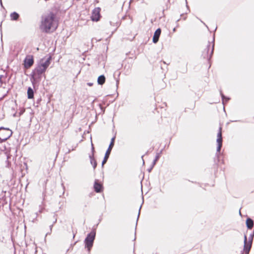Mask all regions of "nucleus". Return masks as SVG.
Here are the masks:
<instances>
[{"mask_svg":"<svg viewBox=\"0 0 254 254\" xmlns=\"http://www.w3.org/2000/svg\"><path fill=\"white\" fill-rule=\"evenodd\" d=\"M54 18L55 15L52 13H50L46 15L42 21L41 29L47 32L51 30L55 29L56 27L54 26Z\"/></svg>","mask_w":254,"mask_h":254,"instance_id":"f257e3e1","label":"nucleus"},{"mask_svg":"<svg viewBox=\"0 0 254 254\" xmlns=\"http://www.w3.org/2000/svg\"><path fill=\"white\" fill-rule=\"evenodd\" d=\"M222 127H219L218 132L217 133V138L216 140L217 142V149H216V153L215 154V157H217V163H218L219 160V157H220V152L221 150V149L222 146V142H223V139H222Z\"/></svg>","mask_w":254,"mask_h":254,"instance_id":"f03ea898","label":"nucleus"},{"mask_svg":"<svg viewBox=\"0 0 254 254\" xmlns=\"http://www.w3.org/2000/svg\"><path fill=\"white\" fill-rule=\"evenodd\" d=\"M215 42V35H213V41H212V46L211 47V50L210 53H209V51L210 48V43L209 42L208 44L206 47V48L203 50L202 54V56L204 59H206L208 62L210 60L212 55L213 54L214 48V43Z\"/></svg>","mask_w":254,"mask_h":254,"instance_id":"7ed1b4c3","label":"nucleus"},{"mask_svg":"<svg viewBox=\"0 0 254 254\" xmlns=\"http://www.w3.org/2000/svg\"><path fill=\"white\" fill-rule=\"evenodd\" d=\"M51 60V57L47 59H42L40 62V64L37 68V71L38 74H42L44 72L47 68L49 66Z\"/></svg>","mask_w":254,"mask_h":254,"instance_id":"20e7f679","label":"nucleus"},{"mask_svg":"<svg viewBox=\"0 0 254 254\" xmlns=\"http://www.w3.org/2000/svg\"><path fill=\"white\" fill-rule=\"evenodd\" d=\"M11 130L6 128H0V142L9 138L12 135Z\"/></svg>","mask_w":254,"mask_h":254,"instance_id":"39448f33","label":"nucleus"},{"mask_svg":"<svg viewBox=\"0 0 254 254\" xmlns=\"http://www.w3.org/2000/svg\"><path fill=\"white\" fill-rule=\"evenodd\" d=\"M95 233L94 232H91L88 234L87 238L85 240L86 247L88 248L89 251L92 247L93 241L95 239Z\"/></svg>","mask_w":254,"mask_h":254,"instance_id":"423d86ee","label":"nucleus"},{"mask_svg":"<svg viewBox=\"0 0 254 254\" xmlns=\"http://www.w3.org/2000/svg\"><path fill=\"white\" fill-rule=\"evenodd\" d=\"M253 242V241L248 240V242L244 243V248L243 250L241 252V254H244V253L249 254L252 247Z\"/></svg>","mask_w":254,"mask_h":254,"instance_id":"0eeeda50","label":"nucleus"},{"mask_svg":"<svg viewBox=\"0 0 254 254\" xmlns=\"http://www.w3.org/2000/svg\"><path fill=\"white\" fill-rule=\"evenodd\" d=\"M34 63L33 57L31 55H28L26 56L25 60L24 65L26 68L30 67Z\"/></svg>","mask_w":254,"mask_h":254,"instance_id":"6e6552de","label":"nucleus"},{"mask_svg":"<svg viewBox=\"0 0 254 254\" xmlns=\"http://www.w3.org/2000/svg\"><path fill=\"white\" fill-rule=\"evenodd\" d=\"M114 138H113L112 139V141H111V142L109 145V148L107 150V151H106V153L105 154V157H104V159L102 162V166H104V165L106 163L108 158H109V155L110 154V152H111V150L114 145Z\"/></svg>","mask_w":254,"mask_h":254,"instance_id":"1a4fd4ad","label":"nucleus"},{"mask_svg":"<svg viewBox=\"0 0 254 254\" xmlns=\"http://www.w3.org/2000/svg\"><path fill=\"white\" fill-rule=\"evenodd\" d=\"M100 9L99 7L95 8L92 12L91 16L92 20L93 21H97L100 19Z\"/></svg>","mask_w":254,"mask_h":254,"instance_id":"9d476101","label":"nucleus"},{"mask_svg":"<svg viewBox=\"0 0 254 254\" xmlns=\"http://www.w3.org/2000/svg\"><path fill=\"white\" fill-rule=\"evenodd\" d=\"M92 155L90 156V163L93 165V168L95 169L97 166V162L94 158V147L93 143L91 142Z\"/></svg>","mask_w":254,"mask_h":254,"instance_id":"9b49d317","label":"nucleus"},{"mask_svg":"<svg viewBox=\"0 0 254 254\" xmlns=\"http://www.w3.org/2000/svg\"><path fill=\"white\" fill-rule=\"evenodd\" d=\"M246 227L248 229L251 230L254 227V220L250 217H248L246 221Z\"/></svg>","mask_w":254,"mask_h":254,"instance_id":"f8f14e48","label":"nucleus"},{"mask_svg":"<svg viewBox=\"0 0 254 254\" xmlns=\"http://www.w3.org/2000/svg\"><path fill=\"white\" fill-rule=\"evenodd\" d=\"M160 34H161V29L159 28L157 29L156 31L155 32L154 36H153V42L154 43H156L158 41Z\"/></svg>","mask_w":254,"mask_h":254,"instance_id":"ddd939ff","label":"nucleus"},{"mask_svg":"<svg viewBox=\"0 0 254 254\" xmlns=\"http://www.w3.org/2000/svg\"><path fill=\"white\" fill-rule=\"evenodd\" d=\"M220 95H221V96L222 98V103H223V104L224 105L225 103L227 102L230 100V98L229 97H226L223 94L221 90H220Z\"/></svg>","mask_w":254,"mask_h":254,"instance_id":"4468645a","label":"nucleus"},{"mask_svg":"<svg viewBox=\"0 0 254 254\" xmlns=\"http://www.w3.org/2000/svg\"><path fill=\"white\" fill-rule=\"evenodd\" d=\"M28 98L32 99L34 96V92L33 89L31 87H29L27 91Z\"/></svg>","mask_w":254,"mask_h":254,"instance_id":"2eb2a0df","label":"nucleus"},{"mask_svg":"<svg viewBox=\"0 0 254 254\" xmlns=\"http://www.w3.org/2000/svg\"><path fill=\"white\" fill-rule=\"evenodd\" d=\"M94 189L96 192H100L102 189V186L97 182H95L94 185Z\"/></svg>","mask_w":254,"mask_h":254,"instance_id":"dca6fc26","label":"nucleus"},{"mask_svg":"<svg viewBox=\"0 0 254 254\" xmlns=\"http://www.w3.org/2000/svg\"><path fill=\"white\" fill-rule=\"evenodd\" d=\"M105 81V77L104 75L100 76L98 78V83L100 85H102L104 83Z\"/></svg>","mask_w":254,"mask_h":254,"instance_id":"f3484780","label":"nucleus"},{"mask_svg":"<svg viewBox=\"0 0 254 254\" xmlns=\"http://www.w3.org/2000/svg\"><path fill=\"white\" fill-rule=\"evenodd\" d=\"M10 17L12 20H17L19 17V15L16 12H13L10 14Z\"/></svg>","mask_w":254,"mask_h":254,"instance_id":"a211bd4d","label":"nucleus"},{"mask_svg":"<svg viewBox=\"0 0 254 254\" xmlns=\"http://www.w3.org/2000/svg\"><path fill=\"white\" fill-rule=\"evenodd\" d=\"M244 243L248 242L247 236L246 235H244Z\"/></svg>","mask_w":254,"mask_h":254,"instance_id":"6ab92c4d","label":"nucleus"},{"mask_svg":"<svg viewBox=\"0 0 254 254\" xmlns=\"http://www.w3.org/2000/svg\"><path fill=\"white\" fill-rule=\"evenodd\" d=\"M217 28V27H216V28H215V30H214V31H215L216 30Z\"/></svg>","mask_w":254,"mask_h":254,"instance_id":"aec40b11","label":"nucleus"},{"mask_svg":"<svg viewBox=\"0 0 254 254\" xmlns=\"http://www.w3.org/2000/svg\"><path fill=\"white\" fill-rule=\"evenodd\" d=\"M239 213H240V215H241V211H239Z\"/></svg>","mask_w":254,"mask_h":254,"instance_id":"412c9836","label":"nucleus"},{"mask_svg":"<svg viewBox=\"0 0 254 254\" xmlns=\"http://www.w3.org/2000/svg\"><path fill=\"white\" fill-rule=\"evenodd\" d=\"M244 254H247V253H244Z\"/></svg>","mask_w":254,"mask_h":254,"instance_id":"4be33fe9","label":"nucleus"},{"mask_svg":"<svg viewBox=\"0 0 254 254\" xmlns=\"http://www.w3.org/2000/svg\"><path fill=\"white\" fill-rule=\"evenodd\" d=\"M186 1H187V0H186Z\"/></svg>","mask_w":254,"mask_h":254,"instance_id":"5701e85b","label":"nucleus"}]
</instances>
